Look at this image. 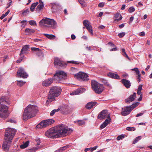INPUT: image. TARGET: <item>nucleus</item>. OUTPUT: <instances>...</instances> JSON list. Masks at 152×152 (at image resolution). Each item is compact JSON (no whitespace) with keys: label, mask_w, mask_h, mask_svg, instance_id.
Segmentation results:
<instances>
[{"label":"nucleus","mask_w":152,"mask_h":152,"mask_svg":"<svg viewBox=\"0 0 152 152\" xmlns=\"http://www.w3.org/2000/svg\"><path fill=\"white\" fill-rule=\"evenodd\" d=\"M29 10L28 9H27L25 10H23L22 11V14L23 15H25L27 13H28Z\"/></svg>","instance_id":"37998d69"},{"label":"nucleus","mask_w":152,"mask_h":152,"mask_svg":"<svg viewBox=\"0 0 152 152\" xmlns=\"http://www.w3.org/2000/svg\"><path fill=\"white\" fill-rule=\"evenodd\" d=\"M80 4L83 7H85L87 5L86 3L84 0H78Z\"/></svg>","instance_id":"2f4dec72"},{"label":"nucleus","mask_w":152,"mask_h":152,"mask_svg":"<svg viewBox=\"0 0 152 152\" xmlns=\"http://www.w3.org/2000/svg\"><path fill=\"white\" fill-rule=\"evenodd\" d=\"M114 18L115 20H121L122 18L121 15L118 13H117L115 15Z\"/></svg>","instance_id":"cd10ccee"},{"label":"nucleus","mask_w":152,"mask_h":152,"mask_svg":"<svg viewBox=\"0 0 152 152\" xmlns=\"http://www.w3.org/2000/svg\"><path fill=\"white\" fill-rule=\"evenodd\" d=\"M91 84L92 89L96 94L101 93L104 89V88L102 85L94 80H92L91 81Z\"/></svg>","instance_id":"39448f33"},{"label":"nucleus","mask_w":152,"mask_h":152,"mask_svg":"<svg viewBox=\"0 0 152 152\" xmlns=\"http://www.w3.org/2000/svg\"><path fill=\"white\" fill-rule=\"evenodd\" d=\"M38 111V107L34 105L29 104L25 109L23 115V119L26 121L34 116Z\"/></svg>","instance_id":"f03ea898"},{"label":"nucleus","mask_w":152,"mask_h":152,"mask_svg":"<svg viewBox=\"0 0 152 152\" xmlns=\"http://www.w3.org/2000/svg\"><path fill=\"white\" fill-rule=\"evenodd\" d=\"M142 85H140L138 86V87L137 89V91H141L142 90Z\"/></svg>","instance_id":"4d7b16f0"},{"label":"nucleus","mask_w":152,"mask_h":152,"mask_svg":"<svg viewBox=\"0 0 152 152\" xmlns=\"http://www.w3.org/2000/svg\"><path fill=\"white\" fill-rule=\"evenodd\" d=\"M29 142V141H27L23 144L20 145V148H21L23 149L27 147L28 145Z\"/></svg>","instance_id":"7c9ffc66"},{"label":"nucleus","mask_w":152,"mask_h":152,"mask_svg":"<svg viewBox=\"0 0 152 152\" xmlns=\"http://www.w3.org/2000/svg\"><path fill=\"white\" fill-rule=\"evenodd\" d=\"M7 102L6 101L5 98L4 96H3L0 99V104H6Z\"/></svg>","instance_id":"473e14b6"},{"label":"nucleus","mask_w":152,"mask_h":152,"mask_svg":"<svg viewBox=\"0 0 152 152\" xmlns=\"http://www.w3.org/2000/svg\"><path fill=\"white\" fill-rule=\"evenodd\" d=\"M108 44L112 47H113L115 46L111 42H109Z\"/></svg>","instance_id":"774afa93"},{"label":"nucleus","mask_w":152,"mask_h":152,"mask_svg":"<svg viewBox=\"0 0 152 152\" xmlns=\"http://www.w3.org/2000/svg\"><path fill=\"white\" fill-rule=\"evenodd\" d=\"M17 75L18 77H22L23 78H27L28 75L24 71L22 68H20L17 72Z\"/></svg>","instance_id":"f8f14e48"},{"label":"nucleus","mask_w":152,"mask_h":152,"mask_svg":"<svg viewBox=\"0 0 152 152\" xmlns=\"http://www.w3.org/2000/svg\"><path fill=\"white\" fill-rule=\"evenodd\" d=\"M41 41H42V39H34V41L36 42Z\"/></svg>","instance_id":"69168bd1"},{"label":"nucleus","mask_w":152,"mask_h":152,"mask_svg":"<svg viewBox=\"0 0 152 152\" xmlns=\"http://www.w3.org/2000/svg\"><path fill=\"white\" fill-rule=\"evenodd\" d=\"M141 139V136H139L136 137L133 141V143L135 144L139 140H140Z\"/></svg>","instance_id":"4c0bfd02"},{"label":"nucleus","mask_w":152,"mask_h":152,"mask_svg":"<svg viewBox=\"0 0 152 152\" xmlns=\"http://www.w3.org/2000/svg\"><path fill=\"white\" fill-rule=\"evenodd\" d=\"M44 7V4H39L37 7L36 10L37 11H39L41 9H42Z\"/></svg>","instance_id":"c9c22d12"},{"label":"nucleus","mask_w":152,"mask_h":152,"mask_svg":"<svg viewBox=\"0 0 152 152\" xmlns=\"http://www.w3.org/2000/svg\"><path fill=\"white\" fill-rule=\"evenodd\" d=\"M111 118L109 116L108 117V118H107L100 126V128L101 129L104 128L106 126L111 122Z\"/></svg>","instance_id":"f3484780"},{"label":"nucleus","mask_w":152,"mask_h":152,"mask_svg":"<svg viewBox=\"0 0 152 152\" xmlns=\"http://www.w3.org/2000/svg\"><path fill=\"white\" fill-rule=\"evenodd\" d=\"M135 9L133 7H130L128 10V11L129 13H132L134 11Z\"/></svg>","instance_id":"ea45409f"},{"label":"nucleus","mask_w":152,"mask_h":152,"mask_svg":"<svg viewBox=\"0 0 152 152\" xmlns=\"http://www.w3.org/2000/svg\"><path fill=\"white\" fill-rule=\"evenodd\" d=\"M84 25L86 27V29L88 30L89 32L92 35H93L92 27L90 24L89 21L87 20H84L83 21Z\"/></svg>","instance_id":"ddd939ff"},{"label":"nucleus","mask_w":152,"mask_h":152,"mask_svg":"<svg viewBox=\"0 0 152 152\" xmlns=\"http://www.w3.org/2000/svg\"><path fill=\"white\" fill-rule=\"evenodd\" d=\"M7 121L11 123H16V121L15 118H10Z\"/></svg>","instance_id":"c03bdc74"},{"label":"nucleus","mask_w":152,"mask_h":152,"mask_svg":"<svg viewBox=\"0 0 152 152\" xmlns=\"http://www.w3.org/2000/svg\"><path fill=\"white\" fill-rule=\"evenodd\" d=\"M7 15H5V14H3L0 17V19L1 20L3 19L5 16H7Z\"/></svg>","instance_id":"0e129e2a"},{"label":"nucleus","mask_w":152,"mask_h":152,"mask_svg":"<svg viewBox=\"0 0 152 152\" xmlns=\"http://www.w3.org/2000/svg\"><path fill=\"white\" fill-rule=\"evenodd\" d=\"M20 58L17 61V62L18 63H20L22 61L23 59L24 56L23 55L20 53Z\"/></svg>","instance_id":"f704fd0d"},{"label":"nucleus","mask_w":152,"mask_h":152,"mask_svg":"<svg viewBox=\"0 0 152 152\" xmlns=\"http://www.w3.org/2000/svg\"><path fill=\"white\" fill-rule=\"evenodd\" d=\"M134 19V17L133 16H132L130 18L129 21V23H131Z\"/></svg>","instance_id":"680f3d73"},{"label":"nucleus","mask_w":152,"mask_h":152,"mask_svg":"<svg viewBox=\"0 0 152 152\" xmlns=\"http://www.w3.org/2000/svg\"><path fill=\"white\" fill-rule=\"evenodd\" d=\"M118 36L120 38H121L124 36V32H122L121 33H119L118 34Z\"/></svg>","instance_id":"bf43d9fd"},{"label":"nucleus","mask_w":152,"mask_h":152,"mask_svg":"<svg viewBox=\"0 0 152 152\" xmlns=\"http://www.w3.org/2000/svg\"><path fill=\"white\" fill-rule=\"evenodd\" d=\"M104 3L103 2H101L99 3L98 4V7H102L104 5Z\"/></svg>","instance_id":"5fc2aeb1"},{"label":"nucleus","mask_w":152,"mask_h":152,"mask_svg":"<svg viewBox=\"0 0 152 152\" xmlns=\"http://www.w3.org/2000/svg\"><path fill=\"white\" fill-rule=\"evenodd\" d=\"M124 138V134H122L118 136L117 138V139L118 140H119L121 139Z\"/></svg>","instance_id":"de8ad7c7"},{"label":"nucleus","mask_w":152,"mask_h":152,"mask_svg":"<svg viewBox=\"0 0 152 152\" xmlns=\"http://www.w3.org/2000/svg\"><path fill=\"white\" fill-rule=\"evenodd\" d=\"M77 123L79 125H82L84 123V121L83 120L79 121H78Z\"/></svg>","instance_id":"864d4df0"},{"label":"nucleus","mask_w":152,"mask_h":152,"mask_svg":"<svg viewBox=\"0 0 152 152\" xmlns=\"http://www.w3.org/2000/svg\"><path fill=\"white\" fill-rule=\"evenodd\" d=\"M39 24L41 26H45L54 28L56 27V23L53 19L46 18L45 19H42L39 22Z\"/></svg>","instance_id":"20e7f679"},{"label":"nucleus","mask_w":152,"mask_h":152,"mask_svg":"<svg viewBox=\"0 0 152 152\" xmlns=\"http://www.w3.org/2000/svg\"><path fill=\"white\" fill-rule=\"evenodd\" d=\"M53 78H49L43 81L42 83V85L43 86H50L53 83Z\"/></svg>","instance_id":"dca6fc26"},{"label":"nucleus","mask_w":152,"mask_h":152,"mask_svg":"<svg viewBox=\"0 0 152 152\" xmlns=\"http://www.w3.org/2000/svg\"><path fill=\"white\" fill-rule=\"evenodd\" d=\"M16 130L11 128L7 129L5 132V140L11 142Z\"/></svg>","instance_id":"423d86ee"},{"label":"nucleus","mask_w":152,"mask_h":152,"mask_svg":"<svg viewBox=\"0 0 152 152\" xmlns=\"http://www.w3.org/2000/svg\"><path fill=\"white\" fill-rule=\"evenodd\" d=\"M54 64L55 65H58L61 67H65L67 66V64L66 63L60 60L58 58H55Z\"/></svg>","instance_id":"4468645a"},{"label":"nucleus","mask_w":152,"mask_h":152,"mask_svg":"<svg viewBox=\"0 0 152 152\" xmlns=\"http://www.w3.org/2000/svg\"><path fill=\"white\" fill-rule=\"evenodd\" d=\"M11 142L5 140L2 145V149L5 151H8Z\"/></svg>","instance_id":"2eb2a0df"},{"label":"nucleus","mask_w":152,"mask_h":152,"mask_svg":"<svg viewBox=\"0 0 152 152\" xmlns=\"http://www.w3.org/2000/svg\"><path fill=\"white\" fill-rule=\"evenodd\" d=\"M83 89L84 88H79L73 92L71 93L70 95H78L80 93H83Z\"/></svg>","instance_id":"aec40b11"},{"label":"nucleus","mask_w":152,"mask_h":152,"mask_svg":"<svg viewBox=\"0 0 152 152\" xmlns=\"http://www.w3.org/2000/svg\"><path fill=\"white\" fill-rule=\"evenodd\" d=\"M109 116L110 117V114L108 113L107 111L106 110H104L98 115V118L99 119L102 120L106 118H108Z\"/></svg>","instance_id":"9b49d317"},{"label":"nucleus","mask_w":152,"mask_h":152,"mask_svg":"<svg viewBox=\"0 0 152 152\" xmlns=\"http://www.w3.org/2000/svg\"><path fill=\"white\" fill-rule=\"evenodd\" d=\"M20 58L17 61V62L18 63H20L22 61L23 59L24 56L23 55L20 53Z\"/></svg>","instance_id":"72a5a7b5"},{"label":"nucleus","mask_w":152,"mask_h":152,"mask_svg":"<svg viewBox=\"0 0 152 152\" xmlns=\"http://www.w3.org/2000/svg\"><path fill=\"white\" fill-rule=\"evenodd\" d=\"M35 32V30L27 28L25 30V33L26 35H29Z\"/></svg>","instance_id":"393cba45"},{"label":"nucleus","mask_w":152,"mask_h":152,"mask_svg":"<svg viewBox=\"0 0 152 152\" xmlns=\"http://www.w3.org/2000/svg\"><path fill=\"white\" fill-rule=\"evenodd\" d=\"M136 96V93H134L133 94L131 95L128 98L126 99V102L129 103L130 102H132L134 101Z\"/></svg>","instance_id":"a211bd4d"},{"label":"nucleus","mask_w":152,"mask_h":152,"mask_svg":"<svg viewBox=\"0 0 152 152\" xmlns=\"http://www.w3.org/2000/svg\"><path fill=\"white\" fill-rule=\"evenodd\" d=\"M54 121L52 119H49L44 120L41 121L37 126L36 127L38 128H45L47 126L53 124Z\"/></svg>","instance_id":"1a4fd4ad"},{"label":"nucleus","mask_w":152,"mask_h":152,"mask_svg":"<svg viewBox=\"0 0 152 152\" xmlns=\"http://www.w3.org/2000/svg\"><path fill=\"white\" fill-rule=\"evenodd\" d=\"M132 110L131 106L126 107L124 108V116L129 114Z\"/></svg>","instance_id":"4be33fe9"},{"label":"nucleus","mask_w":152,"mask_h":152,"mask_svg":"<svg viewBox=\"0 0 152 152\" xmlns=\"http://www.w3.org/2000/svg\"><path fill=\"white\" fill-rule=\"evenodd\" d=\"M61 112L64 114H68L70 112V109L69 107L67 106L64 108L61 109Z\"/></svg>","instance_id":"412c9836"},{"label":"nucleus","mask_w":152,"mask_h":152,"mask_svg":"<svg viewBox=\"0 0 152 152\" xmlns=\"http://www.w3.org/2000/svg\"><path fill=\"white\" fill-rule=\"evenodd\" d=\"M67 62L68 63H72V64H78L79 63L77 61H68Z\"/></svg>","instance_id":"603ef678"},{"label":"nucleus","mask_w":152,"mask_h":152,"mask_svg":"<svg viewBox=\"0 0 152 152\" xmlns=\"http://www.w3.org/2000/svg\"><path fill=\"white\" fill-rule=\"evenodd\" d=\"M142 95L141 94V95H140V96L139 98L138 99V101H141L142 100Z\"/></svg>","instance_id":"338daca9"},{"label":"nucleus","mask_w":152,"mask_h":152,"mask_svg":"<svg viewBox=\"0 0 152 152\" xmlns=\"http://www.w3.org/2000/svg\"><path fill=\"white\" fill-rule=\"evenodd\" d=\"M145 34V33L143 31L140 32L139 34L142 37L144 36Z\"/></svg>","instance_id":"052dcab7"},{"label":"nucleus","mask_w":152,"mask_h":152,"mask_svg":"<svg viewBox=\"0 0 152 152\" xmlns=\"http://www.w3.org/2000/svg\"><path fill=\"white\" fill-rule=\"evenodd\" d=\"M124 86L127 88H129L131 86V83L129 80L124 79Z\"/></svg>","instance_id":"a878e982"},{"label":"nucleus","mask_w":152,"mask_h":152,"mask_svg":"<svg viewBox=\"0 0 152 152\" xmlns=\"http://www.w3.org/2000/svg\"><path fill=\"white\" fill-rule=\"evenodd\" d=\"M66 77V73L63 71L57 72L53 77L54 79H56L58 81H60L62 79L65 80Z\"/></svg>","instance_id":"6e6552de"},{"label":"nucleus","mask_w":152,"mask_h":152,"mask_svg":"<svg viewBox=\"0 0 152 152\" xmlns=\"http://www.w3.org/2000/svg\"><path fill=\"white\" fill-rule=\"evenodd\" d=\"M108 75L109 76L113 78L116 79H120L119 76L116 74L110 72L108 73Z\"/></svg>","instance_id":"b1692460"},{"label":"nucleus","mask_w":152,"mask_h":152,"mask_svg":"<svg viewBox=\"0 0 152 152\" xmlns=\"http://www.w3.org/2000/svg\"><path fill=\"white\" fill-rule=\"evenodd\" d=\"M61 92V88L59 87L53 86L51 87L49 92L47 102H51L54 100L55 99V97L58 96Z\"/></svg>","instance_id":"7ed1b4c3"},{"label":"nucleus","mask_w":152,"mask_h":152,"mask_svg":"<svg viewBox=\"0 0 152 152\" xmlns=\"http://www.w3.org/2000/svg\"><path fill=\"white\" fill-rule=\"evenodd\" d=\"M126 129L129 131H133L135 130H136V129L134 127H127Z\"/></svg>","instance_id":"a19ab883"},{"label":"nucleus","mask_w":152,"mask_h":152,"mask_svg":"<svg viewBox=\"0 0 152 152\" xmlns=\"http://www.w3.org/2000/svg\"><path fill=\"white\" fill-rule=\"evenodd\" d=\"M97 103L96 102H90L87 104L86 107L87 109H89L92 108Z\"/></svg>","instance_id":"5701e85b"},{"label":"nucleus","mask_w":152,"mask_h":152,"mask_svg":"<svg viewBox=\"0 0 152 152\" xmlns=\"http://www.w3.org/2000/svg\"><path fill=\"white\" fill-rule=\"evenodd\" d=\"M31 50L33 52L35 53L38 56H40L42 55V53L41 50L37 48H31Z\"/></svg>","instance_id":"6ab92c4d"},{"label":"nucleus","mask_w":152,"mask_h":152,"mask_svg":"<svg viewBox=\"0 0 152 152\" xmlns=\"http://www.w3.org/2000/svg\"><path fill=\"white\" fill-rule=\"evenodd\" d=\"M67 148H68V146H64V147L61 148L59 150V151H62L64 150H65Z\"/></svg>","instance_id":"8fccbe9b"},{"label":"nucleus","mask_w":152,"mask_h":152,"mask_svg":"<svg viewBox=\"0 0 152 152\" xmlns=\"http://www.w3.org/2000/svg\"><path fill=\"white\" fill-rule=\"evenodd\" d=\"M29 24L31 25H36V23L35 21L34 20H31L29 21Z\"/></svg>","instance_id":"3c124183"},{"label":"nucleus","mask_w":152,"mask_h":152,"mask_svg":"<svg viewBox=\"0 0 152 152\" xmlns=\"http://www.w3.org/2000/svg\"><path fill=\"white\" fill-rule=\"evenodd\" d=\"M44 34L47 38L50 39H54L56 37L53 34Z\"/></svg>","instance_id":"c85d7f7f"},{"label":"nucleus","mask_w":152,"mask_h":152,"mask_svg":"<svg viewBox=\"0 0 152 152\" xmlns=\"http://www.w3.org/2000/svg\"><path fill=\"white\" fill-rule=\"evenodd\" d=\"M139 104V103L138 102H136V103L135 104H133L131 106V109H132V110H133L134 108H135V107H136Z\"/></svg>","instance_id":"79ce46f5"},{"label":"nucleus","mask_w":152,"mask_h":152,"mask_svg":"<svg viewBox=\"0 0 152 152\" xmlns=\"http://www.w3.org/2000/svg\"><path fill=\"white\" fill-rule=\"evenodd\" d=\"M26 21L25 20H23L21 21V26L23 27H24L25 26L26 24Z\"/></svg>","instance_id":"a18cd8bd"},{"label":"nucleus","mask_w":152,"mask_h":152,"mask_svg":"<svg viewBox=\"0 0 152 152\" xmlns=\"http://www.w3.org/2000/svg\"><path fill=\"white\" fill-rule=\"evenodd\" d=\"M8 107L5 104H0V118H6L8 116Z\"/></svg>","instance_id":"0eeeda50"},{"label":"nucleus","mask_w":152,"mask_h":152,"mask_svg":"<svg viewBox=\"0 0 152 152\" xmlns=\"http://www.w3.org/2000/svg\"><path fill=\"white\" fill-rule=\"evenodd\" d=\"M38 4V2H36L32 4L31 6L30 9V10L31 12H33L34 11L35 7Z\"/></svg>","instance_id":"c756f323"},{"label":"nucleus","mask_w":152,"mask_h":152,"mask_svg":"<svg viewBox=\"0 0 152 152\" xmlns=\"http://www.w3.org/2000/svg\"><path fill=\"white\" fill-rule=\"evenodd\" d=\"M52 8L54 9L55 8V6H57L58 5V4L55 3H52Z\"/></svg>","instance_id":"13d9d810"},{"label":"nucleus","mask_w":152,"mask_h":152,"mask_svg":"<svg viewBox=\"0 0 152 152\" xmlns=\"http://www.w3.org/2000/svg\"><path fill=\"white\" fill-rule=\"evenodd\" d=\"M72 131L70 128L62 124L50 129L45 132V135L49 138H57L61 136H66Z\"/></svg>","instance_id":"f257e3e1"},{"label":"nucleus","mask_w":152,"mask_h":152,"mask_svg":"<svg viewBox=\"0 0 152 152\" xmlns=\"http://www.w3.org/2000/svg\"><path fill=\"white\" fill-rule=\"evenodd\" d=\"M97 146H95L93 148H90L91 151V152H92L94 150L98 148Z\"/></svg>","instance_id":"6e6d98bb"},{"label":"nucleus","mask_w":152,"mask_h":152,"mask_svg":"<svg viewBox=\"0 0 152 152\" xmlns=\"http://www.w3.org/2000/svg\"><path fill=\"white\" fill-rule=\"evenodd\" d=\"M60 110L59 108H58L57 109L53 110L50 113V115L51 116H53L54 115L55 113L57 112L58 111Z\"/></svg>","instance_id":"58836bf2"},{"label":"nucleus","mask_w":152,"mask_h":152,"mask_svg":"<svg viewBox=\"0 0 152 152\" xmlns=\"http://www.w3.org/2000/svg\"><path fill=\"white\" fill-rule=\"evenodd\" d=\"M71 38L72 40H74L76 38V37L75 35L73 34L71 35Z\"/></svg>","instance_id":"e2e57ef3"},{"label":"nucleus","mask_w":152,"mask_h":152,"mask_svg":"<svg viewBox=\"0 0 152 152\" xmlns=\"http://www.w3.org/2000/svg\"><path fill=\"white\" fill-rule=\"evenodd\" d=\"M131 70L132 71H135L136 72V74H139V73H140L139 71L138 68H137L132 69H131Z\"/></svg>","instance_id":"09e8293b"},{"label":"nucleus","mask_w":152,"mask_h":152,"mask_svg":"<svg viewBox=\"0 0 152 152\" xmlns=\"http://www.w3.org/2000/svg\"><path fill=\"white\" fill-rule=\"evenodd\" d=\"M28 48V45H26L24 46L22 49L20 54L23 55L26 53V51H27Z\"/></svg>","instance_id":"bb28decb"},{"label":"nucleus","mask_w":152,"mask_h":152,"mask_svg":"<svg viewBox=\"0 0 152 152\" xmlns=\"http://www.w3.org/2000/svg\"><path fill=\"white\" fill-rule=\"evenodd\" d=\"M26 82L22 81H17V85L20 86H22Z\"/></svg>","instance_id":"e433bc0d"},{"label":"nucleus","mask_w":152,"mask_h":152,"mask_svg":"<svg viewBox=\"0 0 152 152\" xmlns=\"http://www.w3.org/2000/svg\"><path fill=\"white\" fill-rule=\"evenodd\" d=\"M75 77L77 79H80L83 81H87L89 80L88 75L85 73L79 72L76 74H74Z\"/></svg>","instance_id":"9d476101"},{"label":"nucleus","mask_w":152,"mask_h":152,"mask_svg":"<svg viewBox=\"0 0 152 152\" xmlns=\"http://www.w3.org/2000/svg\"><path fill=\"white\" fill-rule=\"evenodd\" d=\"M124 57H125L127 59V60L129 61H131V59L129 57V56L127 55L126 54V52L125 51V50H124Z\"/></svg>","instance_id":"49530a36"}]
</instances>
